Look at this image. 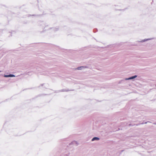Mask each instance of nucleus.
Wrapping results in <instances>:
<instances>
[{
  "mask_svg": "<svg viewBox=\"0 0 156 156\" xmlns=\"http://www.w3.org/2000/svg\"><path fill=\"white\" fill-rule=\"evenodd\" d=\"M153 39V38H150L144 39L142 40L141 41H138V42H144L147 41L148 40H152Z\"/></svg>",
  "mask_w": 156,
  "mask_h": 156,
  "instance_id": "obj_1",
  "label": "nucleus"
},
{
  "mask_svg": "<svg viewBox=\"0 0 156 156\" xmlns=\"http://www.w3.org/2000/svg\"><path fill=\"white\" fill-rule=\"evenodd\" d=\"M137 76V75H135L134 76H132L131 77H130L129 78H126V79H125L126 80H132V79H134L135 78H136V77Z\"/></svg>",
  "mask_w": 156,
  "mask_h": 156,
  "instance_id": "obj_2",
  "label": "nucleus"
},
{
  "mask_svg": "<svg viewBox=\"0 0 156 156\" xmlns=\"http://www.w3.org/2000/svg\"><path fill=\"white\" fill-rule=\"evenodd\" d=\"M94 140H98V137H95L93 138L92 140V141H93Z\"/></svg>",
  "mask_w": 156,
  "mask_h": 156,
  "instance_id": "obj_3",
  "label": "nucleus"
},
{
  "mask_svg": "<svg viewBox=\"0 0 156 156\" xmlns=\"http://www.w3.org/2000/svg\"><path fill=\"white\" fill-rule=\"evenodd\" d=\"M81 68H84V67H83V66L80 67H78L77 69H78V70H80V69H81Z\"/></svg>",
  "mask_w": 156,
  "mask_h": 156,
  "instance_id": "obj_4",
  "label": "nucleus"
},
{
  "mask_svg": "<svg viewBox=\"0 0 156 156\" xmlns=\"http://www.w3.org/2000/svg\"><path fill=\"white\" fill-rule=\"evenodd\" d=\"M9 77H12L15 76L14 75H13L12 74H10V75H9Z\"/></svg>",
  "mask_w": 156,
  "mask_h": 156,
  "instance_id": "obj_5",
  "label": "nucleus"
},
{
  "mask_svg": "<svg viewBox=\"0 0 156 156\" xmlns=\"http://www.w3.org/2000/svg\"><path fill=\"white\" fill-rule=\"evenodd\" d=\"M4 77H9V75H5L4 76Z\"/></svg>",
  "mask_w": 156,
  "mask_h": 156,
  "instance_id": "obj_6",
  "label": "nucleus"
},
{
  "mask_svg": "<svg viewBox=\"0 0 156 156\" xmlns=\"http://www.w3.org/2000/svg\"><path fill=\"white\" fill-rule=\"evenodd\" d=\"M147 123V122H145V123L142 122V123H140V124H146Z\"/></svg>",
  "mask_w": 156,
  "mask_h": 156,
  "instance_id": "obj_7",
  "label": "nucleus"
},
{
  "mask_svg": "<svg viewBox=\"0 0 156 156\" xmlns=\"http://www.w3.org/2000/svg\"><path fill=\"white\" fill-rule=\"evenodd\" d=\"M99 140V138H98V140Z\"/></svg>",
  "mask_w": 156,
  "mask_h": 156,
  "instance_id": "obj_8",
  "label": "nucleus"
},
{
  "mask_svg": "<svg viewBox=\"0 0 156 156\" xmlns=\"http://www.w3.org/2000/svg\"><path fill=\"white\" fill-rule=\"evenodd\" d=\"M139 125V124H137V125H137V126H138V125Z\"/></svg>",
  "mask_w": 156,
  "mask_h": 156,
  "instance_id": "obj_9",
  "label": "nucleus"
},
{
  "mask_svg": "<svg viewBox=\"0 0 156 156\" xmlns=\"http://www.w3.org/2000/svg\"><path fill=\"white\" fill-rule=\"evenodd\" d=\"M155 87H156V84L155 85Z\"/></svg>",
  "mask_w": 156,
  "mask_h": 156,
  "instance_id": "obj_10",
  "label": "nucleus"
}]
</instances>
